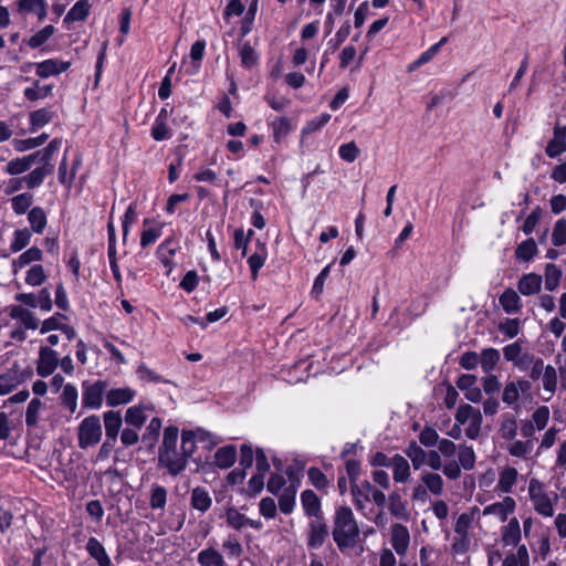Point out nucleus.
Masks as SVG:
<instances>
[{
    "instance_id": "nucleus-5",
    "label": "nucleus",
    "mask_w": 566,
    "mask_h": 566,
    "mask_svg": "<svg viewBox=\"0 0 566 566\" xmlns=\"http://www.w3.org/2000/svg\"><path fill=\"white\" fill-rule=\"evenodd\" d=\"M187 464L186 458L177 449L158 451V465L167 469L174 476L180 474Z\"/></svg>"
},
{
    "instance_id": "nucleus-47",
    "label": "nucleus",
    "mask_w": 566,
    "mask_h": 566,
    "mask_svg": "<svg viewBox=\"0 0 566 566\" xmlns=\"http://www.w3.org/2000/svg\"><path fill=\"white\" fill-rule=\"evenodd\" d=\"M33 202V195L30 192L20 193L11 199V206L17 214H24Z\"/></svg>"
},
{
    "instance_id": "nucleus-53",
    "label": "nucleus",
    "mask_w": 566,
    "mask_h": 566,
    "mask_svg": "<svg viewBox=\"0 0 566 566\" xmlns=\"http://www.w3.org/2000/svg\"><path fill=\"white\" fill-rule=\"evenodd\" d=\"M517 422L513 416L505 415L500 426L501 437L505 440H513L516 436Z\"/></svg>"
},
{
    "instance_id": "nucleus-6",
    "label": "nucleus",
    "mask_w": 566,
    "mask_h": 566,
    "mask_svg": "<svg viewBox=\"0 0 566 566\" xmlns=\"http://www.w3.org/2000/svg\"><path fill=\"white\" fill-rule=\"evenodd\" d=\"M46 9L48 3L45 0H17L13 4L12 11L21 17L34 14L39 21H43L48 14Z\"/></svg>"
},
{
    "instance_id": "nucleus-13",
    "label": "nucleus",
    "mask_w": 566,
    "mask_h": 566,
    "mask_svg": "<svg viewBox=\"0 0 566 566\" xmlns=\"http://www.w3.org/2000/svg\"><path fill=\"white\" fill-rule=\"evenodd\" d=\"M543 279L539 274H523L517 282V290L524 296L536 295L541 292Z\"/></svg>"
},
{
    "instance_id": "nucleus-11",
    "label": "nucleus",
    "mask_w": 566,
    "mask_h": 566,
    "mask_svg": "<svg viewBox=\"0 0 566 566\" xmlns=\"http://www.w3.org/2000/svg\"><path fill=\"white\" fill-rule=\"evenodd\" d=\"M566 150V126L555 125L553 138L548 142L545 153L549 158H556Z\"/></svg>"
},
{
    "instance_id": "nucleus-45",
    "label": "nucleus",
    "mask_w": 566,
    "mask_h": 566,
    "mask_svg": "<svg viewBox=\"0 0 566 566\" xmlns=\"http://www.w3.org/2000/svg\"><path fill=\"white\" fill-rule=\"evenodd\" d=\"M77 389L74 385L67 384L64 386L61 400L62 405L70 410L71 413H74L77 408Z\"/></svg>"
},
{
    "instance_id": "nucleus-50",
    "label": "nucleus",
    "mask_w": 566,
    "mask_h": 566,
    "mask_svg": "<svg viewBox=\"0 0 566 566\" xmlns=\"http://www.w3.org/2000/svg\"><path fill=\"white\" fill-rule=\"evenodd\" d=\"M43 407V402L39 398H33L25 411V423L28 427H35L39 421V415Z\"/></svg>"
},
{
    "instance_id": "nucleus-33",
    "label": "nucleus",
    "mask_w": 566,
    "mask_h": 566,
    "mask_svg": "<svg viewBox=\"0 0 566 566\" xmlns=\"http://www.w3.org/2000/svg\"><path fill=\"white\" fill-rule=\"evenodd\" d=\"M12 318L20 319L21 323L29 329H36L39 327V321L29 310L22 306H12L10 311Z\"/></svg>"
},
{
    "instance_id": "nucleus-9",
    "label": "nucleus",
    "mask_w": 566,
    "mask_h": 566,
    "mask_svg": "<svg viewBox=\"0 0 566 566\" xmlns=\"http://www.w3.org/2000/svg\"><path fill=\"white\" fill-rule=\"evenodd\" d=\"M53 156H50L46 160L42 157L36 158L35 164H40V167L33 169L29 175L24 176V181L29 189H34L42 185L44 178L51 175L54 170V166L51 164Z\"/></svg>"
},
{
    "instance_id": "nucleus-7",
    "label": "nucleus",
    "mask_w": 566,
    "mask_h": 566,
    "mask_svg": "<svg viewBox=\"0 0 566 566\" xmlns=\"http://www.w3.org/2000/svg\"><path fill=\"white\" fill-rule=\"evenodd\" d=\"M59 365L57 353L48 346H42L39 350L36 373L41 377H48L54 373Z\"/></svg>"
},
{
    "instance_id": "nucleus-15",
    "label": "nucleus",
    "mask_w": 566,
    "mask_h": 566,
    "mask_svg": "<svg viewBox=\"0 0 566 566\" xmlns=\"http://www.w3.org/2000/svg\"><path fill=\"white\" fill-rule=\"evenodd\" d=\"M301 503L304 513L308 517L322 518V504L319 497L312 490H305L301 493Z\"/></svg>"
},
{
    "instance_id": "nucleus-22",
    "label": "nucleus",
    "mask_w": 566,
    "mask_h": 566,
    "mask_svg": "<svg viewBox=\"0 0 566 566\" xmlns=\"http://www.w3.org/2000/svg\"><path fill=\"white\" fill-rule=\"evenodd\" d=\"M237 459V449L234 446L229 444L217 450L214 454V463L220 469H229L232 467Z\"/></svg>"
},
{
    "instance_id": "nucleus-29",
    "label": "nucleus",
    "mask_w": 566,
    "mask_h": 566,
    "mask_svg": "<svg viewBox=\"0 0 566 566\" xmlns=\"http://www.w3.org/2000/svg\"><path fill=\"white\" fill-rule=\"evenodd\" d=\"M91 11L90 0H78L67 12L64 22L84 21Z\"/></svg>"
},
{
    "instance_id": "nucleus-40",
    "label": "nucleus",
    "mask_w": 566,
    "mask_h": 566,
    "mask_svg": "<svg viewBox=\"0 0 566 566\" xmlns=\"http://www.w3.org/2000/svg\"><path fill=\"white\" fill-rule=\"evenodd\" d=\"M537 245L533 238L520 243L515 250V256L522 261H531L537 254Z\"/></svg>"
},
{
    "instance_id": "nucleus-20",
    "label": "nucleus",
    "mask_w": 566,
    "mask_h": 566,
    "mask_svg": "<svg viewBox=\"0 0 566 566\" xmlns=\"http://www.w3.org/2000/svg\"><path fill=\"white\" fill-rule=\"evenodd\" d=\"M86 551L92 558L96 560L98 566H113L109 556L104 546L95 537H90L86 544Z\"/></svg>"
},
{
    "instance_id": "nucleus-1",
    "label": "nucleus",
    "mask_w": 566,
    "mask_h": 566,
    "mask_svg": "<svg viewBox=\"0 0 566 566\" xmlns=\"http://www.w3.org/2000/svg\"><path fill=\"white\" fill-rule=\"evenodd\" d=\"M333 539L340 552L356 546L360 530L353 510L347 505L336 507L333 516Z\"/></svg>"
},
{
    "instance_id": "nucleus-46",
    "label": "nucleus",
    "mask_w": 566,
    "mask_h": 566,
    "mask_svg": "<svg viewBox=\"0 0 566 566\" xmlns=\"http://www.w3.org/2000/svg\"><path fill=\"white\" fill-rule=\"evenodd\" d=\"M196 433L193 430H184L181 433V454L188 459L196 452Z\"/></svg>"
},
{
    "instance_id": "nucleus-24",
    "label": "nucleus",
    "mask_w": 566,
    "mask_h": 566,
    "mask_svg": "<svg viewBox=\"0 0 566 566\" xmlns=\"http://www.w3.org/2000/svg\"><path fill=\"white\" fill-rule=\"evenodd\" d=\"M518 472L515 468L507 467L500 473L496 489L503 493H510L517 482Z\"/></svg>"
},
{
    "instance_id": "nucleus-3",
    "label": "nucleus",
    "mask_w": 566,
    "mask_h": 566,
    "mask_svg": "<svg viewBox=\"0 0 566 566\" xmlns=\"http://www.w3.org/2000/svg\"><path fill=\"white\" fill-rule=\"evenodd\" d=\"M102 438V424L97 416L92 415L82 420L77 428L78 447L87 449L97 444Z\"/></svg>"
},
{
    "instance_id": "nucleus-56",
    "label": "nucleus",
    "mask_w": 566,
    "mask_h": 566,
    "mask_svg": "<svg viewBox=\"0 0 566 566\" xmlns=\"http://www.w3.org/2000/svg\"><path fill=\"white\" fill-rule=\"evenodd\" d=\"M167 502V490L158 484L151 486L150 494V507L151 509H164Z\"/></svg>"
},
{
    "instance_id": "nucleus-48",
    "label": "nucleus",
    "mask_w": 566,
    "mask_h": 566,
    "mask_svg": "<svg viewBox=\"0 0 566 566\" xmlns=\"http://www.w3.org/2000/svg\"><path fill=\"white\" fill-rule=\"evenodd\" d=\"M177 245L174 239L165 240L157 249V255L159 260L168 266L171 262V258L175 255Z\"/></svg>"
},
{
    "instance_id": "nucleus-55",
    "label": "nucleus",
    "mask_w": 566,
    "mask_h": 566,
    "mask_svg": "<svg viewBox=\"0 0 566 566\" xmlns=\"http://www.w3.org/2000/svg\"><path fill=\"white\" fill-rule=\"evenodd\" d=\"M54 27L53 25H45L43 29L38 31L35 34H33L29 41L28 44L32 49L40 48L42 44H44L53 34H54Z\"/></svg>"
},
{
    "instance_id": "nucleus-32",
    "label": "nucleus",
    "mask_w": 566,
    "mask_h": 566,
    "mask_svg": "<svg viewBox=\"0 0 566 566\" xmlns=\"http://www.w3.org/2000/svg\"><path fill=\"white\" fill-rule=\"evenodd\" d=\"M134 391L129 388L111 389L106 394V401L108 406H118L132 401Z\"/></svg>"
},
{
    "instance_id": "nucleus-27",
    "label": "nucleus",
    "mask_w": 566,
    "mask_h": 566,
    "mask_svg": "<svg viewBox=\"0 0 566 566\" xmlns=\"http://www.w3.org/2000/svg\"><path fill=\"white\" fill-rule=\"evenodd\" d=\"M427 490L433 495H441L443 493L444 481L439 473L423 472L420 478Z\"/></svg>"
},
{
    "instance_id": "nucleus-63",
    "label": "nucleus",
    "mask_w": 566,
    "mask_h": 566,
    "mask_svg": "<svg viewBox=\"0 0 566 566\" xmlns=\"http://www.w3.org/2000/svg\"><path fill=\"white\" fill-rule=\"evenodd\" d=\"M311 483L318 490L328 488L329 482L327 476L318 468H310L307 471Z\"/></svg>"
},
{
    "instance_id": "nucleus-51",
    "label": "nucleus",
    "mask_w": 566,
    "mask_h": 566,
    "mask_svg": "<svg viewBox=\"0 0 566 566\" xmlns=\"http://www.w3.org/2000/svg\"><path fill=\"white\" fill-rule=\"evenodd\" d=\"M534 510L545 517H552L554 515V505L548 494L532 500Z\"/></svg>"
},
{
    "instance_id": "nucleus-42",
    "label": "nucleus",
    "mask_w": 566,
    "mask_h": 566,
    "mask_svg": "<svg viewBox=\"0 0 566 566\" xmlns=\"http://www.w3.org/2000/svg\"><path fill=\"white\" fill-rule=\"evenodd\" d=\"M562 270L554 263H548L545 266V289L554 291L559 285L562 279Z\"/></svg>"
},
{
    "instance_id": "nucleus-18",
    "label": "nucleus",
    "mask_w": 566,
    "mask_h": 566,
    "mask_svg": "<svg viewBox=\"0 0 566 566\" xmlns=\"http://www.w3.org/2000/svg\"><path fill=\"white\" fill-rule=\"evenodd\" d=\"M388 510L396 518L408 521L410 517L408 504L397 491L390 493L388 496Z\"/></svg>"
},
{
    "instance_id": "nucleus-2",
    "label": "nucleus",
    "mask_w": 566,
    "mask_h": 566,
    "mask_svg": "<svg viewBox=\"0 0 566 566\" xmlns=\"http://www.w3.org/2000/svg\"><path fill=\"white\" fill-rule=\"evenodd\" d=\"M60 145L61 140L54 138L49 143V145L45 148L34 151L28 156L10 160L7 164L6 171L10 175H20L22 172H25L32 167V165L35 164L36 158L44 157V159L46 160L50 156H53L55 151L59 149Z\"/></svg>"
},
{
    "instance_id": "nucleus-35",
    "label": "nucleus",
    "mask_w": 566,
    "mask_h": 566,
    "mask_svg": "<svg viewBox=\"0 0 566 566\" xmlns=\"http://www.w3.org/2000/svg\"><path fill=\"white\" fill-rule=\"evenodd\" d=\"M500 352L495 348H485L481 353L480 363L483 371L490 374L500 361Z\"/></svg>"
},
{
    "instance_id": "nucleus-10",
    "label": "nucleus",
    "mask_w": 566,
    "mask_h": 566,
    "mask_svg": "<svg viewBox=\"0 0 566 566\" xmlns=\"http://www.w3.org/2000/svg\"><path fill=\"white\" fill-rule=\"evenodd\" d=\"M328 526L322 518L311 521L307 532V547L314 549L322 547L328 537Z\"/></svg>"
},
{
    "instance_id": "nucleus-34",
    "label": "nucleus",
    "mask_w": 566,
    "mask_h": 566,
    "mask_svg": "<svg viewBox=\"0 0 566 566\" xmlns=\"http://www.w3.org/2000/svg\"><path fill=\"white\" fill-rule=\"evenodd\" d=\"M296 486L294 484L284 489L279 497V507L282 513L290 514L293 512L295 505Z\"/></svg>"
},
{
    "instance_id": "nucleus-37",
    "label": "nucleus",
    "mask_w": 566,
    "mask_h": 566,
    "mask_svg": "<svg viewBox=\"0 0 566 566\" xmlns=\"http://www.w3.org/2000/svg\"><path fill=\"white\" fill-rule=\"evenodd\" d=\"M521 539V528L518 521L512 518L509 524L503 528L502 541L504 545H516Z\"/></svg>"
},
{
    "instance_id": "nucleus-39",
    "label": "nucleus",
    "mask_w": 566,
    "mask_h": 566,
    "mask_svg": "<svg viewBox=\"0 0 566 566\" xmlns=\"http://www.w3.org/2000/svg\"><path fill=\"white\" fill-rule=\"evenodd\" d=\"M53 85H43L41 86L39 81L33 82L32 87H27L23 92L24 97L28 101H38L41 98H45L52 95Z\"/></svg>"
},
{
    "instance_id": "nucleus-44",
    "label": "nucleus",
    "mask_w": 566,
    "mask_h": 566,
    "mask_svg": "<svg viewBox=\"0 0 566 566\" xmlns=\"http://www.w3.org/2000/svg\"><path fill=\"white\" fill-rule=\"evenodd\" d=\"M146 421L144 409L138 406L129 407L126 410L125 422L133 428L140 429Z\"/></svg>"
},
{
    "instance_id": "nucleus-17",
    "label": "nucleus",
    "mask_w": 566,
    "mask_h": 566,
    "mask_svg": "<svg viewBox=\"0 0 566 566\" xmlns=\"http://www.w3.org/2000/svg\"><path fill=\"white\" fill-rule=\"evenodd\" d=\"M515 509V501L511 496L504 497L502 502H496L483 509V515H496L501 521H505Z\"/></svg>"
},
{
    "instance_id": "nucleus-60",
    "label": "nucleus",
    "mask_w": 566,
    "mask_h": 566,
    "mask_svg": "<svg viewBox=\"0 0 566 566\" xmlns=\"http://www.w3.org/2000/svg\"><path fill=\"white\" fill-rule=\"evenodd\" d=\"M178 433L179 430L177 427H167L164 431V439L161 446L159 447V450L177 449Z\"/></svg>"
},
{
    "instance_id": "nucleus-23",
    "label": "nucleus",
    "mask_w": 566,
    "mask_h": 566,
    "mask_svg": "<svg viewBox=\"0 0 566 566\" xmlns=\"http://www.w3.org/2000/svg\"><path fill=\"white\" fill-rule=\"evenodd\" d=\"M122 416L119 411H107L104 413V426L106 437L116 440L122 427Z\"/></svg>"
},
{
    "instance_id": "nucleus-43",
    "label": "nucleus",
    "mask_w": 566,
    "mask_h": 566,
    "mask_svg": "<svg viewBox=\"0 0 566 566\" xmlns=\"http://www.w3.org/2000/svg\"><path fill=\"white\" fill-rule=\"evenodd\" d=\"M542 381L544 390L549 394V397L546 399L548 400L556 392L558 382L557 371L554 366H546V369L542 376Z\"/></svg>"
},
{
    "instance_id": "nucleus-57",
    "label": "nucleus",
    "mask_w": 566,
    "mask_h": 566,
    "mask_svg": "<svg viewBox=\"0 0 566 566\" xmlns=\"http://www.w3.org/2000/svg\"><path fill=\"white\" fill-rule=\"evenodd\" d=\"M239 55L241 64L247 69H251L258 63V54L248 42L240 48Z\"/></svg>"
},
{
    "instance_id": "nucleus-14",
    "label": "nucleus",
    "mask_w": 566,
    "mask_h": 566,
    "mask_svg": "<svg viewBox=\"0 0 566 566\" xmlns=\"http://www.w3.org/2000/svg\"><path fill=\"white\" fill-rule=\"evenodd\" d=\"M30 373L24 374L15 368L0 375V395H7L22 384Z\"/></svg>"
},
{
    "instance_id": "nucleus-38",
    "label": "nucleus",
    "mask_w": 566,
    "mask_h": 566,
    "mask_svg": "<svg viewBox=\"0 0 566 566\" xmlns=\"http://www.w3.org/2000/svg\"><path fill=\"white\" fill-rule=\"evenodd\" d=\"M166 109L163 108L151 127V137L155 140L168 139L171 135L165 122Z\"/></svg>"
},
{
    "instance_id": "nucleus-12",
    "label": "nucleus",
    "mask_w": 566,
    "mask_h": 566,
    "mask_svg": "<svg viewBox=\"0 0 566 566\" xmlns=\"http://www.w3.org/2000/svg\"><path fill=\"white\" fill-rule=\"evenodd\" d=\"M70 66L71 62L69 61L64 62L54 59H49L35 64V74L39 77L45 78L52 75H57L66 71Z\"/></svg>"
},
{
    "instance_id": "nucleus-4",
    "label": "nucleus",
    "mask_w": 566,
    "mask_h": 566,
    "mask_svg": "<svg viewBox=\"0 0 566 566\" xmlns=\"http://www.w3.org/2000/svg\"><path fill=\"white\" fill-rule=\"evenodd\" d=\"M107 389V382L97 380L93 384L83 382L82 405L86 409H98Z\"/></svg>"
},
{
    "instance_id": "nucleus-64",
    "label": "nucleus",
    "mask_w": 566,
    "mask_h": 566,
    "mask_svg": "<svg viewBox=\"0 0 566 566\" xmlns=\"http://www.w3.org/2000/svg\"><path fill=\"white\" fill-rule=\"evenodd\" d=\"M548 419H549L548 407L541 406L533 412L532 419L530 421H533V423L537 430H543L547 426Z\"/></svg>"
},
{
    "instance_id": "nucleus-62",
    "label": "nucleus",
    "mask_w": 566,
    "mask_h": 566,
    "mask_svg": "<svg viewBox=\"0 0 566 566\" xmlns=\"http://www.w3.org/2000/svg\"><path fill=\"white\" fill-rule=\"evenodd\" d=\"M552 242L555 247H560L566 243V220L559 219L555 222L552 232Z\"/></svg>"
},
{
    "instance_id": "nucleus-30",
    "label": "nucleus",
    "mask_w": 566,
    "mask_h": 566,
    "mask_svg": "<svg viewBox=\"0 0 566 566\" xmlns=\"http://www.w3.org/2000/svg\"><path fill=\"white\" fill-rule=\"evenodd\" d=\"M458 463L459 465L465 470L471 471L475 467L476 455L472 447L467 444H459L458 449Z\"/></svg>"
},
{
    "instance_id": "nucleus-58",
    "label": "nucleus",
    "mask_w": 566,
    "mask_h": 566,
    "mask_svg": "<svg viewBox=\"0 0 566 566\" xmlns=\"http://www.w3.org/2000/svg\"><path fill=\"white\" fill-rule=\"evenodd\" d=\"M226 517L228 525L234 530H241L248 524V517L233 507L227 510Z\"/></svg>"
},
{
    "instance_id": "nucleus-26",
    "label": "nucleus",
    "mask_w": 566,
    "mask_h": 566,
    "mask_svg": "<svg viewBox=\"0 0 566 566\" xmlns=\"http://www.w3.org/2000/svg\"><path fill=\"white\" fill-rule=\"evenodd\" d=\"M394 471V480L397 483H405L410 476V465L408 461L400 454L394 455V462L390 465Z\"/></svg>"
},
{
    "instance_id": "nucleus-16",
    "label": "nucleus",
    "mask_w": 566,
    "mask_h": 566,
    "mask_svg": "<svg viewBox=\"0 0 566 566\" xmlns=\"http://www.w3.org/2000/svg\"><path fill=\"white\" fill-rule=\"evenodd\" d=\"M499 303L506 314H517L522 310V301L518 293L507 287L499 297Z\"/></svg>"
},
{
    "instance_id": "nucleus-41",
    "label": "nucleus",
    "mask_w": 566,
    "mask_h": 566,
    "mask_svg": "<svg viewBox=\"0 0 566 566\" xmlns=\"http://www.w3.org/2000/svg\"><path fill=\"white\" fill-rule=\"evenodd\" d=\"M54 112L50 108L43 107L30 113V124L32 130L43 127L52 120Z\"/></svg>"
},
{
    "instance_id": "nucleus-19",
    "label": "nucleus",
    "mask_w": 566,
    "mask_h": 566,
    "mask_svg": "<svg viewBox=\"0 0 566 566\" xmlns=\"http://www.w3.org/2000/svg\"><path fill=\"white\" fill-rule=\"evenodd\" d=\"M373 489L374 486L368 480H365L359 484L356 482L352 483V495L357 510H363L365 507V503L370 501Z\"/></svg>"
},
{
    "instance_id": "nucleus-54",
    "label": "nucleus",
    "mask_w": 566,
    "mask_h": 566,
    "mask_svg": "<svg viewBox=\"0 0 566 566\" xmlns=\"http://www.w3.org/2000/svg\"><path fill=\"white\" fill-rule=\"evenodd\" d=\"M533 441L516 440L507 448V451L512 457L526 458L533 451Z\"/></svg>"
},
{
    "instance_id": "nucleus-61",
    "label": "nucleus",
    "mask_w": 566,
    "mask_h": 566,
    "mask_svg": "<svg viewBox=\"0 0 566 566\" xmlns=\"http://www.w3.org/2000/svg\"><path fill=\"white\" fill-rule=\"evenodd\" d=\"M338 154L343 160L347 163H353L359 156L360 149L358 148L355 142H349L347 144H343L339 147Z\"/></svg>"
},
{
    "instance_id": "nucleus-8",
    "label": "nucleus",
    "mask_w": 566,
    "mask_h": 566,
    "mask_svg": "<svg viewBox=\"0 0 566 566\" xmlns=\"http://www.w3.org/2000/svg\"><path fill=\"white\" fill-rule=\"evenodd\" d=\"M390 544L399 556H405L410 544V533L407 526L395 523L390 527Z\"/></svg>"
},
{
    "instance_id": "nucleus-49",
    "label": "nucleus",
    "mask_w": 566,
    "mask_h": 566,
    "mask_svg": "<svg viewBox=\"0 0 566 566\" xmlns=\"http://www.w3.org/2000/svg\"><path fill=\"white\" fill-rule=\"evenodd\" d=\"M31 241V232L29 229H19L13 233V240L10 244L12 252H19L29 245Z\"/></svg>"
},
{
    "instance_id": "nucleus-59",
    "label": "nucleus",
    "mask_w": 566,
    "mask_h": 566,
    "mask_svg": "<svg viewBox=\"0 0 566 566\" xmlns=\"http://www.w3.org/2000/svg\"><path fill=\"white\" fill-rule=\"evenodd\" d=\"M46 280L44 269L41 264L33 265L25 276V282L32 286H39Z\"/></svg>"
},
{
    "instance_id": "nucleus-21",
    "label": "nucleus",
    "mask_w": 566,
    "mask_h": 566,
    "mask_svg": "<svg viewBox=\"0 0 566 566\" xmlns=\"http://www.w3.org/2000/svg\"><path fill=\"white\" fill-rule=\"evenodd\" d=\"M212 499L205 488L197 486L191 491V506L195 510L205 513L210 509Z\"/></svg>"
},
{
    "instance_id": "nucleus-36",
    "label": "nucleus",
    "mask_w": 566,
    "mask_h": 566,
    "mask_svg": "<svg viewBox=\"0 0 566 566\" xmlns=\"http://www.w3.org/2000/svg\"><path fill=\"white\" fill-rule=\"evenodd\" d=\"M406 454L411 460L412 465L416 470L424 465L427 461V452L415 441H411L408 444L406 449Z\"/></svg>"
},
{
    "instance_id": "nucleus-52",
    "label": "nucleus",
    "mask_w": 566,
    "mask_h": 566,
    "mask_svg": "<svg viewBox=\"0 0 566 566\" xmlns=\"http://www.w3.org/2000/svg\"><path fill=\"white\" fill-rule=\"evenodd\" d=\"M48 138H49V135L43 133L40 136L34 137V138L15 139L14 148L18 151H25L29 149H33V148H36V147L43 145Z\"/></svg>"
},
{
    "instance_id": "nucleus-25",
    "label": "nucleus",
    "mask_w": 566,
    "mask_h": 566,
    "mask_svg": "<svg viewBox=\"0 0 566 566\" xmlns=\"http://www.w3.org/2000/svg\"><path fill=\"white\" fill-rule=\"evenodd\" d=\"M43 256L42 250L38 247H32L24 251L22 254L19 255L18 259L13 260L12 268L13 272L17 273L18 270L23 269L24 266L29 265L32 262L41 261Z\"/></svg>"
},
{
    "instance_id": "nucleus-31",
    "label": "nucleus",
    "mask_w": 566,
    "mask_h": 566,
    "mask_svg": "<svg viewBox=\"0 0 566 566\" xmlns=\"http://www.w3.org/2000/svg\"><path fill=\"white\" fill-rule=\"evenodd\" d=\"M28 221L31 226V229L35 233L41 234L43 233L48 223L46 213L41 207H34L28 213Z\"/></svg>"
},
{
    "instance_id": "nucleus-28",
    "label": "nucleus",
    "mask_w": 566,
    "mask_h": 566,
    "mask_svg": "<svg viewBox=\"0 0 566 566\" xmlns=\"http://www.w3.org/2000/svg\"><path fill=\"white\" fill-rule=\"evenodd\" d=\"M200 566H227L220 552L213 547H208L198 554Z\"/></svg>"
}]
</instances>
